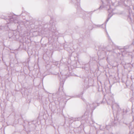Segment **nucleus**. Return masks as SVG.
<instances>
[{"label":"nucleus","instance_id":"0eeeda50","mask_svg":"<svg viewBox=\"0 0 134 134\" xmlns=\"http://www.w3.org/2000/svg\"><path fill=\"white\" fill-rule=\"evenodd\" d=\"M122 112H123V113L125 114L128 112V111L126 109H123V111L121 109L119 108L118 109V113H122Z\"/></svg>","mask_w":134,"mask_h":134},{"label":"nucleus","instance_id":"4468645a","mask_svg":"<svg viewBox=\"0 0 134 134\" xmlns=\"http://www.w3.org/2000/svg\"><path fill=\"white\" fill-rule=\"evenodd\" d=\"M87 13L86 12H85V14H86V13Z\"/></svg>","mask_w":134,"mask_h":134},{"label":"nucleus","instance_id":"423d86ee","mask_svg":"<svg viewBox=\"0 0 134 134\" xmlns=\"http://www.w3.org/2000/svg\"><path fill=\"white\" fill-rule=\"evenodd\" d=\"M119 124L118 119H114V121L111 123L112 125L114 126H117Z\"/></svg>","mask_w":134,"mask_h":134},{"label":"nucleus","instance_id":"1a4fd4ad","mask_svg":"<svg viewBox=\"0 0 134 134\" xmlns=\"http://www.w3.org/2000/svg\"><path fill=\"white\" fill-rule=\"evenodd\" d=\"M110 17H108L107 19L106 20L105 22V23H107V22L109 20V19H110Z\"/></svg>","mask_w":134,"mask_h":134},{"label":"nucleus","instance_id":"f3484780","mask_svg":"<svg viewBox=\"0 0 134 134\" xmlns=\"http://www.w3.org/2000/svg\"><path fill=\"white\" fill-rule=\"evenodd\" d=\"M102 25H102H100V26H101Z\"/></svg>","mask_w":134,"mask_h":134},{"label":"nucleus","instance_id":"39448f33","mask_svg":"<svg viewBox=\"0 0 134 134\" xmlns=\"http://www.w3.org/2000/svg\"><path fill=\"white\" fill-rule=\"evenodd\" d=\"M95 104V103H93L92 104H87V109H93L92 108L93 107V110L94 109L96 108V106H95L94 104Z\"/></svg>","mask_w":134,"mask_h":134},{"label":"nucleus","instance_id":"f8f14e48","mask_svg":"<svg viewBox=\"0 0 134 134\" xmlns=\"http://www.w3.org/2000/svg\"><path fill=\"white\" fill-rule=\"evenodd\" d=\"M80 118H77V120H79L80 119Z\"/></svg>","mask_w":134,"mask_h":134},{"label":"nucleus","instance_id":"2eb2a0df","mask_svg":"<svg viewBox=\"0 0 134 134\" xmlns=\"http://www.w3.org/2000/svg\"><path fill=\"white\" fill-rule=\"evenodd\" d=\"M97 104V106H98V105H99L98 104V103Z\"/></svg>","mask_w":134,"mask_h":134},{"label":"nucleus","instance_id":"6e6552de","mask_svg":"<svg viewBox=\"0 0 134 134\" xmlns=\"http://www.w3.org/2000/svg\"><path fill=\"white\" fill-rule=\"evenodd\" d=\"M1 29L4 31H6L8 30V28L7 26H5L4 27L2 26Z\"/></svg>","mask_w":134,"mask_h":134},{"label":"nucleus","instance_id":"ddd939ff","mask_svg":"<svg viewBox=\"0 0 134 134\" xmlns=\"http://www.w3.org/2000/svg\"><path fill=\"white\" fill-rule=\"evenodd\" d=\"M104 100H106V99H104V98H103V101H104Z\"/></svg>","mask_w":134,"mask_h":134},{"label":"nucleus","instance_id":"9d476101","mask_svg":"<svg viewBox=\"0 0 134 134\" xmlns=\"http://www.w3.org/2000/svg\"><path fill=\"white\" fill-rule=\"evenodd\" d=\"M128 19H130L131 20H132L131 17L129 15L128 16Z\"/></svg>","mask_w":134,"mask_h":134},{"label":"nucleus","instance_id":"9b49d317","mask_svg":"<svg viewBox=\"0 0 134 134\" xmlns=\"http://www.w3.org/2000/svg\"><path fill=\"white\" fill-rule=\"evenodd\" d=\"M95 26H97V27H100V25H95Z\"/></svg>","mask_w":134,"mask_h":134},{"label":"nucleus","instance_id":"f03ea898","mask_svg":"<svg viewBox=\"0 0 134 134\" xmlns=\"http://www.w3.org/2000/svg\"><path fill=\"white\" fill-rule=\"evenodd\" d=\"M50 24L48 25L47 27L49 30L51 31L52 32H55V31L56 28L55 26L54 23H53L52 20L50 21Z\"/></svg>","mask_w":134,"mask_h":134},{"label":"nucleus","instance_id":"dca6fc26","mask_svg":"<svg viewBox=\"0 0 134 134\" xmlns=\"http://www.w3.org/2000/svg\"><path fill=\"white\" fill-rule=\"evenodd\" d=\"M88 13H90V12H89Z\"/></svg>","mask_w":134,"mask_h":134},{"label":"nucleus","instance_id":"7ed1b4c3","mask_svg":"<svg viewBox=\"0 0 134 134\" xmlns=\"http://www.w3.org/2000/svg\"><path fill=\"white\" fill-rule=\"evenodd\" d=\"M31 122H29L28 124H29V126L28 127V131H26V132L28 133L30 131H34L35 129V126L34 124H31Z\"/></svg>","mask_w":134,"mask_h":134},{"label":"nucleus","instance_id":"20e7f679","mask_svg":"<svg viewBox=\"0 0 134 134\" xmlns=\"http://www.w3.org/2000/svg\"><path fill=\"white\" fill-rule=\"evenodd\" d=\"M114 98L112 97H110L108 100L107 101V102L108 104L110 105L112 104V106L111 107L113 108V105L114 103Z\"/></svg>","mask_w":134,"mask_h":134},{"label":"nucleus","instance_id":"f257e3e1","mask_svg":"<svg viewBox=\"0 0 134 134\" xmlns=\"http://www.w3.org/2000/svg\"><path fill=\"white\" fill-rule=\"evenodd\" d=\"M7 22V24L14 23H18V21L17 20V18L16 15L11 14L7 18L4 17V18Z\"/></svg>","mask_w":134,"mask_h":134}]
</instances>
